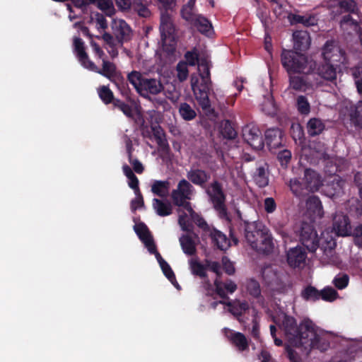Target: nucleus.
I'll return each mask as SVG.
<instances>
[{"instance_id": "1", "label": "nucleus", "mask_w": 362, "mask_h": 362, "mask_svg": "<svg viewBox=\"0 0 362 362\" xmlns=\"http://www.w3.org/2000/svg\"><path fill=\"white\" fill-rule=\"evenodd\" d=\"M164 11L160 13L159 30L163 50L168 54H173L176 50L177 40L175 28L168 11L173 10L176 0H158Z\"/></svg>"}, {"instance_id": "2", "label": "nucleus", "mask_w": 362, "mask_h": 362, "mask_svg": "<svg viewBox=\"0 0 362 362\" xmlns=\"http://www.w3.org/2000/svg\"><path fill=\"white\" fill-rule=\"evenodd\" d=\"M281 62L288 74H311L316 68V62L296 51L284 49Z\"/></svg>"}, {"instance_id": "3", "label": "nucleus", "mask_w": 362, "mask_h": 362, "mask_svg": "<svg viewBox=\"0 0 362 362\" xmlns=\"http://www.w3.org/2000/svg\"><path fill=\"white\" fill-rule=\"evenodd\" d=\"M127 81L134 86L137 93L144 97L148 94L157 95L164 90V86L160 80L147 78L137 71L129 73Z\"/></svg>"}, {"instance_id": "4", "label": "nucleus", "mask_w": 362, "mask_h": 362, "mask_svg": "<svg viewBox=\"0 0 362 362\" xmlns=\"http://www.w3.org/2000/svg\"><path fill=\"white\" fill-rule=\"evenodd\" d=\"M319 340L315 324L310 319H304L298 325L296 337L291 343L296 347L315 348Z\"/></svg>"}, {"instance_id": "5", "label": "nucleus", "mask_w": 362, "mask_h": 362, "mask_svg": "<svg viewBox=\"0 0 362 362\" xmlns=\"http://www.w3.org/2000/svg\"><path fill=\"white\" fill-rule=\"evenodd\" d=\"M191 86L194 94L195 98L199 105L206 113H212L214 112L211 107V101L209 100L210 92L213 90V85L211 79H201L196 76L191 78Z\"/></svg>"}, {"instance_id": "6", "label": "nucleus", "mask_w": 362, "mask_h": 362, "mask_svg": "<svg viewBox=\"0 0 362 362\" xmlns=\"http://www.w3.org/2000/svg\"><path fill=\"white\" fill-rule=\"evenodd\" d=\"M206 193L209 197L213 208L218 213L221 218L228 219V213L226 202V194L223 189V185L217 180H213L208 188L206 189Z\"/></svg>"}, {"instance_id": "7", "label": "nucleus", "mask_w": 362, "mask_h": 362, "mask_svg": "<svg viewBox=\"0 0 362 362\" xmlns=\"http://www.w3.org/2000/svg\"><path fill=\"white\" fill-rule=\"evenodd\" d=\"M194 187L187 180L182 179L177 183V187L171 192V199L175 206L187 209V204L192 206L189 200L192 199Z\"/></svg>"}, {"instance_id": "8", "label": "nucleus", "mask_w": 362, "mask_h": 362, "mask_svg": "<svg viewBox=\"0 0 362 362\" xmlns=\"http://www.w3.org/2000/svg\"><path fill=\"white\" fill-rule=\"evenodd\" d=\"M322 56L325 61L334 64L336 69L340 65H346L348 59L344 50L339 47L334 40H327L322 49Z\"/></svg>"}, {"instance_id": "9", "label": "nucleus", "mask_w": 362, "mask_h": 362, "mask_svg": "<svg viewBox=\"0 0 362 362\" xmlns=\"http://www.w3.org/2000/svg\"><path fill=\"white\" fill-rule=\"evenodd\" d=\"M299 240L311 252H315L319 247L320 239L314 226L303 222L299 230Z\"/></svg>"}, {"instance_id": "10", "label": "nucleus", "mask_w": 362, "mask_h": 362, "mask_svg": "<svg viewBox=\"0 0 362 362\" xmlns=\"http://www.w3.org/2000/svg\"><path fill=\"white\" fill-rule=\"evenodd\" d=\"M313 73L302 74L303 75L288 74L289 76V88L299 92H306L310 89L315 84L319 82L316 78L314 81L313 78Z\"/></svg>"}, {"instance_id": "11", "label": "nucleus", "mask_w": 362, "mask_h": 362, "mask_svg": "<svg viewBox=\"0 0 362 362\" xmlns=\"http://www.w3.org/2000/svg\"><path fill=\"white\" fill-rule=\"evenodd\" d=\"M112 28L118 43L122 45L131 40L133 31L130 25L124 20L114 19Z\"/></svg>"}, {"instance_id": "12", "label": "nucleus", "mask_w": 362, "mask_h": 362, "mask_svg": "<svg viewBox=\"0 0 362 362\" xmlns=\"http://www.w3.org/2000/svg\"><path fill=\"white\" fill-rule=\"evenodd\" d=\"M332 229L338 236H346L351 233L349 217L343 213H336L333 216Z\"/></svg>"}, {"instance_id": "13", "label": "nucleus", "mask_w": 362, "mask_h": 362, "mask_svg": "<svg viewBox=\"0 0 362 362\" xmlns=\"http://www.w3.org/2000/svg\"><path fill=\"white\" fill-rule=\"evenodd\" d=\"M315 76H320L321 78L333 81L337 79V69L334 67V64L327 62L321 63L317 65L316 63V68L313 74V78L315 81Z\"/></svg>"}, {"instance_id": "14", "label": "nucleus", "mask_w": 362, "mask_h": 362, "mask_svg": "<svg viewBox=\"0 0 362 362\" xmlns=\"http://www.w3.org/2000/svg\"><path fill=\"white\" fill-rule=\"evenodd\" d=\"M306 257L305 250L300 246L290 248L286 254L288 264L293 268L300 267L305 263Z\"/></svg>"}, {"instance_id": "15", "label": "nucleus", "mask_w": 362, "mask_h": 362, "mask_svg": "<svg viewBox=\"0 0 362 362\" xmlns=\"http://www.w3.org/2000/svg\"><path fill=\"white\" fill-rule=\"evenodd\" d=\"M266 230L257 228L255 223H245V238L246 241L253 249Z\"/></svg>"}, {"instance_id": "16", "label": "nucleus", "mask_w": 362, "mask_h": 362, "mask_svg": "<svg viewBox=\"0 0 362 362\" xmlns=\"http://www.w3.org/2000/svg\"><path fill=\"white\" fill-rule=\"evenodd\" d=\"M283 132L277 127L269 128L266 130L265 142L269 151L276 149L282 146Z\"/></svg>"}, {"instance_id": "17", "label": "nucleus", "mask_w": 362, "mask_h": 362, "mask_svg": "<svg viewBox=\"0 0 362 362\" xmlns=\"http://www.w3.org/2000/svg\"><path fill=\"white\" fill-rule=\"evenodd\" d=\"M226 337L239 351H244L249 349L248 340L243 333L227 329H226Z\"/></svg>"}, {"instance_id": "18", "label": "nucleus", "mask_w": 362, "mask_h": 362, "mask_svg": "<svg viewBox=\"0 0 362 362\" xmlns=\"http://www.w3.org/2000/svg\"><path fill=\"white\" fill-rule=\"evenodd\" d=\"M293 48L296 51H306L310 46L311 39L306 30H296L293 33Z\"/></svg>"}, {"instance_id": "19", "label": "nucleus", "mask_w": 362, "mask_h": 362, "mask_svg": "<svg viewBox=\"0 0 362 362\" xmlns=\"http://www.w3.org/2000/svg\"><path fill=\"white\" fill-rule=\"evenodd\" d=\"M187 177L190 183L204 187L210 179V174L202 169H191L187 172Z\"/></svg>"}, {"instance_id": "20", "label": "nucleus", "mask_w": 362, "mask_h": 362, "mask_svg": "<svg viewBox=\"0 0 362 362\" xmlns=\"http://www.w3.org/2000/svg\"><path fill=\"white\" fill-rule=\"evenodd\" d=\"M303 182L305 189L308 191H317L321 186V177L315 170L308 168L305 170Z\"/></svg>"}, {"instance_id": "21", "label": "nucleus", "mask_w": 362, "mask_h": 362, "mask_svg": "<svg viewBox=\"0 0 362 362\" xmlns=\"http://www.w3.org/2000/svg\"><path fill=\"white\" fill-rule=\"evenodd\" d=\"M92 71L98 73L107 78L110 79L116 72V66L105 59H103V68L99 69L92 61L88 62V65L86 67Z\"/></svg>"}, {"instance_id": "22", "label": "nucleus", "mask_w": 362, "mask_h": 362, "mask_svg": "<svg viewBox=\"0 0 362 362\" xmlns=\"http://www.w3.org/2000/svg\"><path fill=\"white\" fill-rule=\"evenodd\" d=\"M202 35L211 37L214 34V27L211 22L205 16L200 14L191 23Z\"/></svg>"}, {"instance_id": "23", "label": "nucleus", "mask_w": 362, "mask_h": 362, "mask_svg": "<svg viewBox=\"0 0 362 362\" xmlns=\"http://www.w3.org/2000/svg\"><path fill=\"white\" fill-rule=\"evenodd\" d=\"M220 303L226 305L228 308V311L235 316L238 321H240V317L249 310V305L246 301H240L238 300L234 301L221 300Z\"/></svg>"}, {"instance_id": "24", "label": "nucleus", "mask_w": 362, "mask_h": 362, "mask_svg": "<svg viewBox=\"0 0 362 362\" xmlns=\"http://www.w3.org/2000/svg\"><path fill=\"white\" fill-rule=\"evenodd\" d=\"M307 210L313 219L321 218L324 211L322 202L318 197L313 195L310 197L306 202Z\"/></svg>"}, {"instance_id": "25", "label": "nucleus", "mask_w": 362, "mask_h": 362, "mask_svg": "<svg viewBox=\"0 0 362 362\" xmlns=\"http://www.w3.org/2000/svg\"><path fill=\"white\" fill-rule=\"evenodd\" d=\"M281 326L286 336L291 342L293 339L296 337V334L298 330L296 320L292 316L284 315Z\"/></svg>"}, {"instance_id": "26", "label": "nucleus", "mask_w": 362, "mask_h": 362, "mask_svg": "<svg viewBox=\"0 0 362 362\" xmlns=\"http://www.w3.org/2000/svg\"><path fill=\"white\" fill-rule=\"evenodd\" d=\"M274 247V245L272 238L266 230L257 245H255L253 250L259 253L269 255L273 251Z\"/></svg>"}, {"instance_id": "27", "label": "nucleus", "mask_w": 362, "mask_h": 362, "mask_svg": "<svg viewBox=\"0 0 362 362\" xmlns=\"http://www.w3.org/2000/svg\"><path fill=\"white\" fill-rule=\"evenodd\" d=\"M74 47L78 61L81 62L82 66L86 68L88 65V62H90L91 61L85 50L84 42L82 39L77 37H74Z\"/></svg>"}, {"instance_id": "28", "label": "nucleus", "mask_w": 362, "mask_h": 362, "mask_svg": "<svg viewBox=\"0 0 362 362\" xmlns=\"http://www.w3.org/2000/svg\"><path fill=\"white\" fill-rule=\"evenodd\" d=\"M210 236L214 245L219 250H226L229 247V240L227 238L226 235L220 230L214 228L210 233Z\"/></svg>"}, {"instance_id": "29", "label": "nucleus", "mask_w": 362, "mask_h": 362, "mask_svg": "<svg viewBox=\"0 0 362 362\" xmlns=\"http://www.w3.org/2000/svg\"><path fill=\"white\" fill-rule=\"evenodd\" d=\"M152 206L156 214L160 216H167L173 212L172 205L168 201L154 198L152 201Z\"/></svg>"}, {"instance_id": "30", "label": "nucleus", "mask_w": 362, "mask_h": 362, "mask_svg": "<svg viewBox=\"0 0 362 362\" xmlns=\"http://www.w3.org/2000/svg\"><path fill=\"white\" fill-rule=\"evenodd\" d=\"M267 165V163L259 165L252 175L255 182L261 188L265 187L269 184V177L266 172Z\"/></svg>"}, {"instance_id": "31", "label": "nucleus", "mask_w": 362, "mask_h": 362, "mask_svg": "<svg viewBox=\"0 0 362 362\" xmlns=\"http://www.w3.org/2000/svg\"><path fill=\"white\" fill-rule=\"evenodd\" d=\"M325 129L323 121L317 117L310 118L307 123V132L310 136L320 135Z\"/></svg>"}, {"instance_id": "32", "label": "nucleus", "mask_w": 362, "mask_h": 362, "mask_svg": "<svg viewBox=\"0 0 362 362\" xmlns=\"http://www.w3.org/2000/svg\"><path fill=\"white\" fill-rule=\"evenodd\" d=\"M131 11L142 18H148L151 16V11L146 0H133Z\"/></svg>"}, {"instance_id": "33", "label": "nucleus", "mask_w": 362, "mask_h": 362, "mask_svg": "<svg viewBox=\"0 0 362 362\" xmlns=\"http://www.w3.org/2000/svg\"><path fill=\"white\" fill-rule=\"evenodd\" d=\"M109 80L117 87L123 96L129 97L130 90L128 83L121 72L117 71Z\"/></svg>"}, {"instance_id": "34", "label": "nucleus", "mask_w": 362, "mask_h": 362, "mask_svg": "<svg viewBox=\"0 0 362 362\" xmlns=\"http://www.w3.org/2000/svg\"><path fill=\"white\" fill-rule=\"evenodd\" d=\"M170 189V182L167 180H155L151 185V192L161 198L166 197Z\"/></svg>"}, {"instance_id": "35", "label": "nucleus", "mask_w": 362, "mask_h": 362, "mask_svg": "<svg viewBox=\"0 0 362 362\" xmlns=\"http://www.w3.org/2000/svg\"><path fill=\"white\" fill-rule=\"evenodd\" d=\"M288 19L292 25L300 23L305 27H309L317 24V19L313 16H306L298 14H290Z\"/></svg>"}, {"instance_id": "36", "label": "nucleus", "mask_w": 362, "mask_h": 362, "mask_svg": "<svg viewBox=\"0 0 362 362\" xmlns=\"http://www.w3.org/2000/svg\"><path fill=\"white\" fill-rule=\"evenodd\" d=\"M93 4L107 16L112 17L116 13L112 0H95Z\"/></svg>"}, {"instance_id": "37", "label": "nucleus", "mask_w": 362, "mask_h": 362, "mask_svg": "<svg viewBox=\"0 0 362 362\" xmlns=\"http://www.w3.org/2000/svg\"><path fill=\"white\" fill-rule=\"evenodd\" d=\"M180 245L183 252L189 255H194L196 252V246L192 238L187 235H183L180 238Z\"/></svg>"}, {"instance_id": "38", "label": "nucleus", "mask_w": 362, "mask_h": 362, "mask_svg": "<svg viewBox=\"0 0 362 362\" xmlns=\"http://www.w3.org/2000/svg\"><path fill=\"white\" fill-rule=\"evenodd\" d=\"M178 112L180 117L185 121H191L197 117L194 109L187 103H181L179 105Z\"/></svg>"}, {"instance_id": "39", "label": "nucleus", "mask_w": 362, "mask_h": 362, "mask_svg": "<svg viewBox=\"0 0 362 362\" xmlns=\"http://www.w3.org/2000/svg\"><path fill=\"white\" fill-rule=\"evenodd\" d=\"M98 94L100 99L105 105L112 104L116 99L113 92L107 86H101L98 88Z\"/></svg>"}, {"instance_id": "40", "label": "nucleus", "mask_w": 362, "mask_h": 362, "mask_svg": "<svg viewBox=\"0 0 362 362\" xmlns=\"http://www.w3.org/2000/svg\"><path fill=\"white\" fill-rule=\"evenodd\" d=\"M122 170L125 176L128 178V185L130 188L134 191H138L139 189V181L137 177L135 175L132 168L127 164L122 166Z\"/></svg>"}, {"instance_id": "41", "label": "nucleus", "mask_w": 362, "mask_h": 362, "mask_svg": "<svg viewBox=\"0 0 362 362\" xmlns=\"http://www.w3.org/2000/svg\"><path fill=\"white\" fill-rule=\"evenodd\" d=\"M187 208L185 210H186L189 214V216L192 221L200 228L203 229L204 230H208L209 226L204 218L200 214L195 212L192 206L187 204Z\"/></svg>"}, {"instance_id": "42", "label": "nucleus", "mask_w": 362, "mask_h": 362, "mask_svg": "<svg viewBox=\"0 0 362 362\" xmlns=\"http://www.w3.org/2000/svg\"><path fill=\"white\" fill-rule=\"evenodd\" d=\"M113 109H117L128 118H134L133 109L131 105L120 99L116 98L112 104Z\"/></svg>"}, {"instance_id": "43", "label": "nucleus", "mask_w": 362, "mask_h": 362, "mask_svg": "<svg viewBox=\"0 0 362 362\" xmlns=\"http://www.w3.org/2000/svg\"><path fill=\"white\" fill-rule=\"evenodd\" d=\"M245 288L250 296L255 298H258L261 296V288L259 283L254 279H247L245 284Z\"/></svg>"}, {"instance_id": "44", "label": "nucleus", "mask_w": 362, "mask_h": 362, "mask_svg": "<svg viewBox=\"0 0 362 362\" xmlns=\"http://www.w3.org/2000/svg\"><path fill=\"white\" fill-rule=\"evenodd\" d=\"M301 296L305 300L316 301L320 299V291L309 285L302 291Z\"/></svg>"}, {"instance_id": "45", "label": "nucleus", "mask_w": 362, "mask_h": 362, "mask_svg": "<svg viewBox=\"0 0 362 362\" xmlns=\"http://www.w3.org/2000/svg\"><path fill=\"white\" fill-rule=\"evenodd\" d=\"M350 119L356 127L362 129V100L358 101L350 113Z\"/></svg>"}, {"instance_id": "46", "label": "nucleus", "mask_w": 362, "mask_h": 362, "mask_svg": "<svg viewBox=\"0 0 362 362\" xmlns=\"http://www.w3.org/2000/svg\"><path fill=\"white\" fill-rule=\"evenodd\" d=\"M256 135L260 136L262 133L258 127L247 125L243 130V136L245 141L248 144L256 139Z\"/></svg>"}, {"instance_id": "47", "label": "nucleus", "mask_w": 362, "mask_h": 362, "mask_svg": "<svg viewBox=\"0 0 362 362\" xmlns=\"http://www.w3.org/2000/svg\"><path fill=\"white\" fill-rule=\"evenodd\" d=\"M190 268H191L192 273L194 275L198 276L202 279L207 278V274L206 272V264L203 265L202 264H201L200 262H199L197 260H191Z\"/></svg>"}, {"instance_id": "48", "label": "nucleus", "mask_w": 362, "mask_h": 362, "mask_svg": "<svg viewBox=\"0 0 362 362\" xmlns=\"http://www.w3.org/2000/svg\"><path fill=\"white\" fill-rule=\"evenodd\" d=\"M134 230L142 243L152 237L148 228L144 223L135 225Z\"/></svg>"}, {"instance_id": "49", "label": "nucleus", "mask_w": 362, "mask_h": 362, "mask_svg": "<svg viewBox=\"0 0 362 362\" xmlns=\"http://www.w3.org/2000/svg\"><path fill=\"white\" fill-rule=\"evenodd\" d=\"M298 111L301 115H308L310 112V105L305 95H299L296 100Z\"/></svg>"}, {"instance_id": "50", "label": "nucleus", "mask_w": 362, "mask_h": 362, "mask_svg": "<svg viewBox=\"0 0 362 362\" xmlns=\"http://www.w3.org/2000/svg\"><path fill=\"white\" fill-rule=\"evenodd\" d=\"M160 267L165 276V277L177 288H180V285L176 281L175 275L171 269L170 266L168 264V263L165 261L162 264H160Z\"/></svg>"}, {"instance_id": "51", "label": "nucleus", "mask_w": 362, "mask_h": 362, "mask_svg": "<svg viewBox=\"0 0 362 362\" xmlns=\"http://www.w3.org/2000/svg\"><path fill=\"white\" fill-rule=\"evenodd\" d=\"M337 291L329 286L325 287L320 291V298L325 301L332 302L338 297Z\"/></svg>"}, {"instance_id": "52", "label": "nucleus", "mask_w": 362, "mask_h": 362, "mask_svg": "<svg viewBox=\"0 0 362 362\" xmlns=\"http://www.w3.org/2000/svg\"><path fill=\"white\" fill-rule=\"evenodd\" d=\"M290 189L296 197H300L303 194V190L305 189V183L298 179H293L290 181Z\"/></svg>"}, {"instance_id": "53", "label": "nucleus", "mask_w": 362, "mask_h": 362, "mask_svg": "<svg viewBox=\"0 0 362 362\" xmlns=\"http://www.w3.org/2000/svg\"><path fill=\"white\" fill-rule=\"evenodd\" d=\"M352 75L358 93L362 94V64H359L352 69Z\"/></svg>"}, {"instance_id": "54", "label": "nucleus", "mask_w": 362, "mask_h": 362, "mask_svg": "<svg viewBox=\"0 0 362 362\" xmlns=\"http://www.w3.org/2000/svg\"><path fill=\"white\" fill-rule=\"evenodd\" d=\"M291 152L289 150L284 149L280 151L277 154V160L282 168H286L288 164L291 160Z\"/></svg>"}, {"instance_id": "55", "label": "nucleus", "mask_w": 362, "mask_h": 362, "mask_svg": "<svg viewBox=\"0 0 362 362\" xmlns=\"http://www.w3.org/2000/svg\"><path fill=\"white\" fill-rule=\"evenodd\" d=\"M176 70L177 72V77L180 82H182L187 78L189 75V70L185 62H180L177 64Z\"/></svg>"}, {"instance_id": "56", "label": "nucleus", "mask_w": 362, "mask_h": 362, "mask_svg": "<svg viewBox=\"0 0 362 362\" xmlns=\"http://www.w3.org/2000/svg\"><path fill=\"white\" fill-rule=\"evenodd\" d=\"M201 79H211L210 62L206 59H202L199 64Z\"/></svg>"}, {"instance_id": "57", "label": "nucleus", "mask_w": 362, "mask_h": 362, "mask_svg": "<svg viewBox=\"0 0 362 362\" xmlns=\"http://www.w3.org/2000/svg\"><path fill=\"white\" fill-rule=\"evenodd\" d=\"M199 52L197 49V48H194L193 49L190 51H187L185 54V59H186L185 62L187 64L190 66H194L196 65L199 62Z\"/></svg>"}, {"instance_id": "58", "label": "nucleus", "mask_w": 362, "mask_h": 362, "mask_svg": "<svg viewBox=\"0 0 362 362\" xmlns=\"http://www.w3.org/2000/svg\"><path fill=\"white\" fill-rule=\"evenodd\" d=\"M339 5L346 12L357 13L358 10L356 2L353 0H342L339 2Z\"/></svg>"}, {"instance_id": "59", "label": "nucleus", "mask_w": 362, "mask_h": 362, "mask_svg": "<svg viewBox=\"0 0 362 362\" xmlns=\"http://www.w3.org/2000/svg\"><path fill=\"white\" fill-rule=\"evenodd\" d=\"M349 277L347 274H344L342 275H339L334 277L333 279V284L338 289L341 290L345 288L349 284Z\"/></svg>"}, {"instance_id": "60", "label": "nucleus", "mask_w": 362, "mask_h": 362, "mask_svg": "<svg viewBox=\"0 0 362 362\" xmlns=\"http://www.w3.org/2000/svg\"><path fill=\"white\" fill-rule=\"evenodd\" d=\"M180 15L184 20L191 24L199 14L195 13L192 8L182 6L180 10Z\"/></svg>"}, {"instance_id": "61", "label": "nucleus", "mask_w": 362, "mask_h": 362, "mask_svg": "<svg viewBox=\"0 0 362 362\" xmlns=\"http://www.w3.org/2000/svg\"><path fill=\"white\" fill-rule=\"evenodd\" d=\"M223 136L228 139H233L237 136V132L232 127L230 121L226 120L222 130Z\"/></svg>"}, {"instance_id": "62", "label": "nucleus", "mask_w": 362, "mask_h": 362, "mask_svg": "<svg viewBox=\"0 0 362 362\" xmlns=\"http://www.w3.org/2000/svg\"><path fill=\"white\" fill-rule=\"evenodd\" d=\"M214 287H215V294L218 295L222 300L226 299H228L227 292L224 288L223 282L216 279L214 281Z\"/></svg>"}, {"instance_id": "63", "label": "nucleus", "mask_w": 362, "mask_h": 362, "mask_svg": "<svg viewBox=\"0 0 362 362\" xmlns=\"http://www.w3.org/2000/svg\"><path fill=\"white\" fill-rule=\"evenodd\" d=\"M134 193L136 197L131 202V209L134 212L136 211L137 209L141 208L144 205L143 196L140 189H139V192L134 191Z\"/></svg>"}, {"instance_id": "64", "label": "nucleus", "mask_w": 362, "mask_h": 362, "mask_svg": "<svg viewBox=\"0 0 362 362\" xmlns=\"http://www.w3.org/2000/svg\"><path fill=\"white\" fill-rule=\"evenodd\" d=\"M119 11L122 13L131 11L133 0H115Z\"/></svg>"}]
</instances>
